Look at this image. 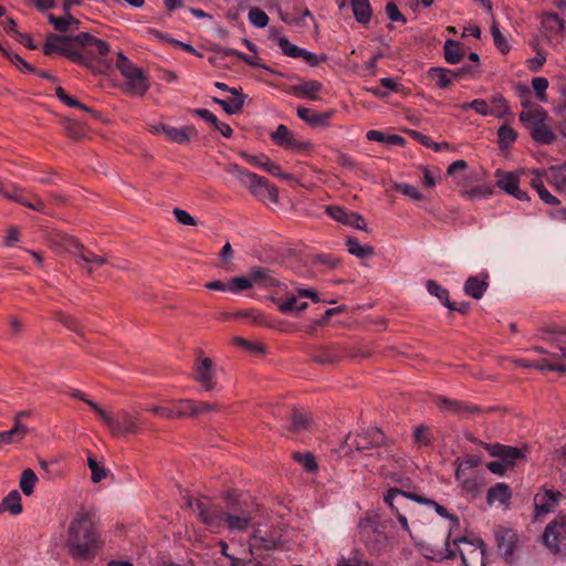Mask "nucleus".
<instances>
[{
    "label": "nucleus",
    "mask_w": 566,
    "mask_h": 566,
    "mask_svg": "<svg viewBox=\"0 0 566 566\" xmlns=\"http://www.w3.org/2000/svg\"><path fill=\"white\" fill-rule=\"evenodd\" d=\"M340 353L336 348H325L313 355V360L319 365H331L339 360Z\"/></svg>",
    "instance_id": "nucleus-47"
},
{
    "label": "nucleus",
    "mask_w": 566,
    "mask_h": 566,
    "mask_svg": "<svg viewBox=\"0 0 566 566\" xmlns=\"http://www.w3.org/2000/svg\"><path fill=\"white\" fill-rule=\"evenodd\" d=\"M462 111H467L469 108L474 109L478 114L482 116L493 115L494 111L489 106L485 99H474L470 103H463L459 106Z\"/></svg>",
    "instance_id": "nucleus-54"
},
{
    "label": "nucleus",
    "mask_w": 566,
    "mask_h": 566,
    "mask_svg": "<svg viewBox=\"0 0 566 566\" xmlns=\"http://www.w3.org/2000/svg\"><path fill=\"white\" fill-rule=\"evenodd\" d=\"M166 136L174 143L186 144L197 136V129L192 125L180 128L169 125Z\"/></svg>",
    "instance_id": "nucleus-29"
},
{
    "label": "nucleus",
    "mask_w": 566,
    "mask_h": 566,
    "mask_svg": "<svg viewBox=\"0 0 566 566\" xmlns=\"http://www.w3.org/2000/svg\"><path fill=\"white\" fill-rule=\"evenodd\" d=\"M444 59L450 64H458L465 54L463 46L453 40H447L443 46Z\"/></svg>",
    "instance_id": "nucleus-37"
},
{
    "label": "nucleus",
    "mask_w": 566,
    "mask_h": 566,
    "mask_svg": "<svg viewBox=\"0 0 566 566\" xmlns=\"http://www.w3.org/2000/svg\"><path fill=\"white\" fill-rule=\"evenodd\" d=\"M53 245L64 249L70 255L74 256L83 245L76 238L63 232H56L52 235Z\"/></svg>",
    "instance_id": "nucleus-25"
},
{
    "label": "nucleus",
    "mask_w": 566,
    "mask_h": 566,
    "mask_svg": "<svg viewBox=\"0 0 566 566\" xmlns=\"http://www.w3.org/2000/svg\"><path fill=\"white\" fill-rule=\"evenodd\" d=\"M497 136H499L500 146L506 147L510 144L515 142L517 134L512 127H510L507 125H502L497 129Z\"/></svg>",
    "instance_id": "nucleus-59"
},
{
    "label": "nucleus",
    "mask_w": 566,
    "mask_h": 566,
    "mask_svg": "<svg viewBox=\"0 0 566 566\" xmlns=\"http://www.w3.org/2000/svg\"><path fill=\"white\" fill-rule=\"evenodd\" d=\"M427 291L429 294L436 296L446 307L455 308V304L450 302L449 292L433 280L427 281Z\"/></svg>",
    "instance_id": "nucleus-41"
},
{
    "label": "nucleus",
    "mask_w": 566,
    "mask_h": 566,
    "mask_svg": "<svg viewBox=\"0 0 566 566\" xmlns=\"http://www.w3.org/2000/svg\"><path fill=\"white\" fill-rule=\"evenodd\" d=\"M27 432L28 428L20 421V419L17 418L13 428L0 432V446L21 441L25 437Z\"/></svg>",
    "instance_id": "nucleus-30"
},
{
    "label": "nucleus",
    "mask_w": 566,
    "mask_h": 566,
    "mask_svg": "<svg viewBox=\"0 0 566 566\" xmlns=\"http://www.w3.org/2000/svg\"><path fill=\"white\" fill-rule=\"evenodd\" d=\"M243 157L250 163V164H254L259 167H262L264 168L268 172H270L271 175H280V166L272 163L266 156L264 155H261V156H248L245 154H243Z\"/></svg>",
    "instance_id": "nucleus-49"
},
{
    "label": "nucleus",
    "mask_w": 566,
    "mask_h": 566,
    "mask_svg": "<svg viewBox=\"0 0 566 566\" xmlns=\"http://www.w3.org/2000/svg\"><path fill=\"white\" fill-rule=\"evenodd\" d=\"M276 304L283 314H298L308 306L307 302H301L296 296H291L285 301H277Z\"/></svg>",
    "instance_id": "nucleus-40"
},
{
    "label": "nucleus",
    "mask_w": 566,
    "mask_h": 566,
    "mask_svg": "<svg viewBox=\"0 0 566 566\" xmlns=\"http://www.w3.org/2000/svg\"><path fill=\"white\" fill-rule=\"evenodd\" d=\"M484 448L489 451L492 457L499 458L510 468H513L518 461L525 459V453L516 448L511 446H503L500 443L493 444H484Z\"/></svg>",
    "instance_id": "nucleus-13"
},
{
    "label": "nucleus",
    "mask_w": 566,
    "mask_h": 566,
    "mask_svg": "<svg viewBox=\"0 0 566 566\" xmlns=\"http://www.w3.org/2000/svg\"><path fill=\"white\" fill-rule=\"evenodd\" d=\"M48 19L51 24H53L54 29L59 32H66L71 28L78 29L80 21L75 19L70 12H64V17H55L50 13Z\"/></svg>",
    "instance_id": "nucleus-35"
},
{
    "label": "nucleus",
    "mask_w": 566,
    "mask_h": 566,
    "mask_svg": "<svg viewBox=\"0 0 566 566\" xmlns=\"http://www.w3.org/2000/svg\"><path fill=\"white\" fill-rule=\"evenodd\" d=\"M312 422L313 419L308 412H305L300 409H294L290 417L289 430L293 432L310 430Z\"/></svg>",
    "instance_id": "nucleus-31"
},
{
    "label": "nucleus",
    "mask_w": 566,
    "mask_h": 566,
    "mask_svg": "<svg viewBox=\"0 0 566 566\" xmlns=\"http://www.w3.org/2000/svg\"><path fill=\"white\" fill-rule=\"evenodd\" d=\"M322 83L318 81L310 80L302 82L292 87V92L298 97H306L312 101L318 99L317 93L322 91Z\"/></svg>",
    "instance_id": "nucleus-28"
},
{
    "label": "nucleus",
    "mask_w": 566,
    "mask_h": 566,
    "mask_svg": "<svg viewBox=\"0 0 566 566\" xmlns=\"http://www.w3.org/2000/svg\"><path fill=\"white\" fill-rule=\"evenodd\" d=\"M350 7L358 23H369L373 14L369 0H350Z\"/></svg>",
    "instance_id": "nucleus-32"
},
{
    "label": "nucleus",
    "mask_w": 566,
    "mask_h": 566,
    "mask_svg": "<svg viewBox=\"0 0 566 566\" xmlns=\"http://www.w3.org/2000/svg\"><path fill=\"white\" fill-rule=\"evenodd\" d=\"M453 71H449L441 67H431L429 70V76L436 80L437 85L441 88H446L451 84L453 77Z\"/></svg>",
    "instance_id": "nucleus-48"
},
{
    "label": "nucleus",
    "mask_w": 566,
    "mask_h": 566,
    "mask_svg": "<svg viewBox=\"0 0 566 566\" xmlns=\"http://www.w3.org/2000/svg\"><path fill=\"white\" fill-rule=\"evenodd\" d=\"M88 406L101 418V420L107 426V428L109 429V431L112 433H114V430H119L118 429V420H117L116 416L102 409L95 401H90Z\"/></svg>",
    "instance_id": "nucleus-46"
},
{
    "label": "nucleus",
    "mask_w": 566,
    "mask_h": 566,
    "mask_svg": "<svg viewBox=\"0 0 566 566\" xmlns=\"http://www.w3.org/2000/svg\"><path fill=\"white\" fill-rule=\"evenodd\" d=\"M38 481V476L31 469H25L20 478V489L25 495H31L33 493L35 483Z\"/></svg>",
    "instance_id": "nucleus-50"
},
{
    "label": "nucleus",
    "mask_w": 566,
    "mask_h": 566,
    "mask_svg": "<svg viewBox=\"0 0 566 566\" xmlns=\"http://www.w3.org/2000/svg\"><path fill=\"white\" fill-rule=\"evenodd\" d=\"M347 251L358 259H368L375 254V249L371 245H363L356 238H348L346 240Z\"/></svg>",
    "instance_id": "nucleus-38"
},
{
    "label": "nucleus",
    "mask_w": 566,
    "mask_h": 566,
    "mask_svg": "<svg viewBox=\"0 0 566 566\" xmlns=\"http://www.w3.org/2000/svg\"><path fill=\"white\" fill-rule=\"evenodd\" d=\"M566 539V516H558L545 527L543 543L552 553L562 552V544Z\"/></svg>",
    "instance_id": "nucleus-9"
},
{
    "label": "nucleus",
    "mask_w": 566,
    "mask_h": 566,
    "mask_svg": "<svg viewBox=\"0 0 566 566\" xmlns=\"http://www.w3.org/2000/svg\"><path fill=\"white\" fill-rule=\"evenodd\" d=\"M489 286L488 274H479L470 276L464 283V292L467 295L480 300L484 295Z\"/></svg>",
    "instance_id": "nucleus-23"
},
{
    "label": "nucleus",
    "mask_w": 566,
    "mask_h": 566,
    "mask_svg": "<svg viewBox=\"0 0 566 566\" xmlns=\"http://www.w3.org/2000/svg\"><path fill=\"white\" fill-rule=\"evenodd\" d=\"M65 545L70 556L78 560L94 559L102 551L104 538L88 512L80 511L71 520Z\"/></svg>",
    "instance_id": "nucleus-1"
},
{
    "label": "nucleus",
    "mask_w": 566,
    "mask_h": 566,
    "mask_svg": "<svg viewBox=\"0 0 566 566\" xmlns=\"http://www.w3.org/2000/svg\"><path fill=\"white\" fill-rule=\"evenodd\" d=\"M249 275L253 286L272 287L279 285V281L268 268L254 266L249 271Z\"/></svg>",
    "instance_id": "nucleus-24"
},
{
    "label": "nucleus",
    "mask_w": 566,
    "mask_h": 566,
    "mask_svg": "<svg viewBox=\"0 0 566 566\" xmlns=\"http://www.w3.org/2000/svg\"><path fill=\"white\" fill-rule=\"evenodd\" d=\"M195 400L181 399L175 402L174 407H168V411L171 416L167 419H177L186 416H196Z\"/></svg>",
    "instance_id": "nucleus-33"
},
{
    "label": "nucleus",
    "mask_w": 566,
    "mask_h": 566,
    "mask_svg": "<svg viewBox=\"0 0 566 566\" xmlns=\"http://www.w3.org/2000/svg\"><path fill=\"white\" fill-rule=\"evenodd\" d=\"M495 539L500 554L505 558L511 557L516 546V534L510 528L497 527Z\"/></svg>",
    "instance_id": "nucleus-19"
},
{
    "label": "nucleus",
    "mask_w": 566,
    "mask_h": 566,
    "mask_svg": "<svg viewBox=\"0 0 566 566\" xmlns=\"http://www.w3.org/2000/svg\"><path fill=\"white\" fill-rule=\"evenodd\" d=\"M77 265L92 273L96 268L107 263V259L103 255H97L84 245L81 247L78 252L73 256Z\"/></svg>",
    "instance_id": "nucleus-18"
},
{
    "label": "nucleus",
    "mask_w": 566,
    "mask_h": 566,
    "mask_svg": "<svg viewBox=\"0 0 566 566\" xmlns=\"http://www.w3.org/2000/svg\"><path fill=\"white\" fill-rule=\"evenodd\" d=\"M63 129L65 134L73 139H81L85 135L84 127L75 120H65L63 123Z\"/></svg>",
    "instance_id": "nucleus-60"
},
{
    "label": "nucleus",
    "mask_w": 566,
    "mask_h": 566,
    "mask_svg": "<svg viewBox=\"0 0 566 566\" xmlns=\"http://www.w3.org/2000/svg\"><path fill=\"white\" fill-rule=\"evenodd\" d=\"M271 137L277 146L289 149H301L305 146V143L295 139L294 134L283 124H280L276 129L271 133Z\"/></svg>",
    "instance_id": "nucleus-20"
},
{
    "label": "nucleus",
    "mask_w": 566,
    "mask_h": 566,
    "mask_svg": "<svg viewBox=\"0 0 566 566\" xmlns=\"http://www.w3.org/2000/svg\"><path fill=\"white\" fill-rule=\"evenodd\" d=\"M491 34L499 51L506 54L510 51V45L495 22L491 25Z\"/></svg>",
    "instance_id": "nucleus-57"
},
{
    "label": "nucleus",
    "mask_w": 566,
    "mask_h": 566,
    "mask_svg": "<svg viewBox=\"0 0 566 566\" xmlns=\"http://www.w3.org/2000/svg\"><path fill=\"white\" fill-rule=\"evenodd\" d=\"M412 501L416 502V503H419V504H423V505L430 506L441 517L448 518V520L452 521L454 524H459V518L455 515L448 513V511L442 505H440L439 503L434 502L433 500L424 497V496L419 495V494H412Z\"/></svg>",
    "instance_id": "nucleus-39"
},
{
    "label": "nucleus",
    "mask_w": 566,
    "mask_h": 566,
    "mask_svg": "<svg viewBox=\"0 0 566 566\" xmlns=\"http://www.w3.org/2000/svg\"><path fill=\"white\" fill-rule=\"evenodd\" d=\"M534 175L531 179V186L536 190L538 197L547 205H558L559 200L545 188L542 174L535 170Z\"/></svg>",
    "instance_id": "nucleus-34"
},
{
    "label": "nucleus",
    "mask_w": 566,
    "mask_h": 566,
    "mask_svg": "<svg viewBox=\"0 0 566 566\" xmlns=\"http://www.w3.org/2000/svg\"><path fill=\"white\" fill-rule=\"evenodd\" d=\"M87 464L88 468L91 469L92 481L94 483H98L107 476L108 471L104 468H101L94 458L88 457Z\"/></svg>",
    "instance_id": "nucleus-63"
},
{
    "label": "nucleus",
    "mask_w": 566,
    "mask_h": 566,
    "mask_svg": "<svg viewBox=\"0 0 566 566\" xmlns=\"http://www.w3.org/2000/svg\"><path fill=\"white\" fill-rule=\"evenodd\" d=\"M256 516V505L232 503L224 512L223 526L231 532H245Z\"/></svg>",
    "instance_id": "nucleus-4"
},
{
    "label": "nucleus",
    "mask_w": 566,
    "mask_h": 566,
    "mask_svg": "<svg viewBox=\"0 0 566 566\" xmlns=\"http://www.w3.org/2000/svg\"><path fill=\"white\" fill-rule=\"evenodd\" d=\"M224 170L228 174L233 175L245 188L251 181V179L254 178L255 175L253 172L242 169L239 165L234 163L226 165Z\"/></svg>",
    "instance_id": "nucleus-51"
},
{
    "label": "nucleus",
    "mask_w": 566,
    "mask_h": 566,
    "mask_svg": "<svg viewBox=\"0 0 566 566\" xmlns=\"http://www.w3.org/2000/svg\"><path fill=\"white\" fill-rule=\"evenodd\" d=\"M326 213L331 218H333L334 220H336L343 224L350 226L358 230H364V231L367 230L366 221L357 212L347 211L339 206H329L326 208Z\"/></svg>",
    "instance_id": "nucleus-14"
},
{
    "label": "nucleus",
    "mask_w": 566,
    "mask_h": 566,
    "mask_svg": "<svg viewBox=\"0 0 566 566\" xmlns=\"http://www.w3.org/2000/svg\"><path fill=\"white\" fill-rule=\"evenodd\" d=\"M523 111L520 113V122L528 130L532 139L539 145L553 144L557 136L547 124V112L537 104H531L528 98L522 99Z\"/></svg>",
    "instance_id": "nucleus-2"
},
{
    "label": "nucleus",
    "mask_w": 566,
    "mask_h": 566,
    "mask_svg": "<svg viewBox=\"0 0 566 566\" xmlns=\"http://www.w3.org/2000/svg\"><path fill=\"white\" fill-rule=\"evenodd\" d=\"M515 365L525 367V368H535L539 370H551V371H559V373H566V365L564 363H558L553 360V357L551 358H541L534 361L520 358L516 359Z\"/></svg>",
    "instance_id": "nucleus-21"
},
{
    "label": "nucleus",
    "mask_w": 566,
    "mask_h": 566,
    "mask_svg": "<svg viewBox=\"0 0 566 566\" xmlns=\"http://www.w3.org/2000/svg\"><path fill=\"white\" fill-rule=\"evenodd\" d=\"M412 494L416 493L398 488H389L384 494V502L389 506L391 512L396 514L399 524L408 533H410V528L406 515L407 509L409 506L407 500L412 501Z\"/></svg>",
    "instance_id": "nucleus-6"
},
{
    "label": "nucleus",
    "mask_w": 566,
    "mask_h": 566,
    "mask_svg": "<svg viewBox=\"0 0 566 566\" xmlns=\"http://www.w3.org/2000/svg\"><path fill=\"white\" fill-rule=\"evenodd\" d=\"M493 195V187L491 185H482L476 188L464 190L462 196L469 200H476L488 198Z\"/></svg>",
    "instance_id": "nucleus-55"
},
{
    "label": "nucleus",
    "mask_w": 566,
    "mask_h": 566,
    "mask_svg": "<svg viewBox=\"0 0 566 566\" xmlns=\"http://www.w3.org/2000/svg\"><path fill=\"white\" fill-rule=\"evenodd\" d=\"M252 287L253 285L249 273L244 276L232 277L228 283V290L234 294H238L245 290H250Z\"/></svg>",
    "instance_id": "nucleus-53"
},
{
    "label": "nucleus",
    "mask_w": 566,
    "mask_h": 566,
    "mask_svg": "<svg viewBox=\"0 0 566 566\" xmlns=\"http://www.w3.org/2000/svg\"><path fill=\"white\" fill-rule=\"evenodd\" d=\"M454 547H459L462 564L464 566H485V547L481 539L468 541L467 537H459L453 541Z\"/></svg>",
    "instance_id": "nucleus-8"
},
{
    "label": "nucleus",
    "mask_w": 566,
    "mask_h": 566,
    "mask_svg": "<svg viewBox=\"0 0 566 566\" xmlns=\"http://www.w3.org/2000/svg\"><path fill=\"white\" fill-rule=\"evenodd\" d=\"M549 182L558 191H566V165L549 168Z\"/></svg>",
    "instance_id": "nucleus-45"
},
{
    "label": "nucleus",
    "mask_w": 566,
    "mask_h": 566,
    "mask_svg": "<svg viewBox=\"0 0 566 566\" xmlns=\"http://www.w3.org/2000/svg\"><path fill=\"white\" fill-rule=\"evenodd\" d=\"M385 527L380 516L375 513H368L359 521V539L370 554L379 555L387 549L389 539Z\"/></svg>",
    "instance_id": "nucleus-3"
},
{
    "label": "nucleus",
    "mask_w": 566,
    "mask_h": 566,
    "mask_svg": "<svg viewBox=\"0 0 566 566\" xmlns=\"http://www.w3.org/2000/svg\"><path fill=\"white\" fill-rule=\"evenodd\" d=\"M511 496L512 492L507 484L496 483L494 486L489 489L486 493V502L489 505H492L496 502L507 505Z\"/></svg>",
    "instance_id": "nucleus-27"
},
{
    "label": "nucleus",
    "mask_w": 566,
    "mask_h": 566,
    "mask_svg": "<svg viewBox=\"0 0 566 566\" xmlns=\"http://www.w3.org/2000/svg\"><path fill=\"white\" fill-rule=\"evenodd\" d=\"M394 188L402 193L403 196L412 199V200H422V193L413 186L408 184H395Z\"/></svg>",
    "instance_id": "nucleus-64"
},
{
    "label": "nucleus",
    "mask_w": 566,
    "mask_h": 566,
    "mask_svg": "<svg viewBox=\"0 0 566 566\" xmlns=\"http://www.w3.org/2000/svg\"><path fill=\"white\" fill-rule=\"evenodd\" d=\"M186 504L188 507L193 510L199 521L209 530L217 531L223 526V517L226 511L211 503L209 499L188 497Z\"/></svg>",
    "instance_id": "nucleus-5"
},
{
    "label": "nucleus",
    "mask_w": 566,
    "mask_h": 566,
    "mask_svg": "<svg viewBox=\"0 0 566 566\" xmlns=\"http://www.w3.org/2000/svg\"><path fill=\"white\" fill-rule=\"evenodd\" d=\"M70 41V36L57 35L54 33H50L46 36V41L43 45V53L45 55H51L53 53H59L63 55V52L67 51V42Z\"/></svg>",
    "instance_id": "nucleus-26"
},
{
    "label": "nucleus",
    "mask_w": 566,
    "mask_h": 566,
    "mask_svg": "<svg viewBox=\"0 0 566 566\" xmlns=\"http://www.w3.org/2000/svg\"><path fill=\"white\" fill-rule=\"evenodd\" d=\"M193 378L201 384L205 390H212L216 387L213 361L208 357L200 358L195 366Z\"/></svg>",
    "instance_id": "nucleus-16"
},
{
    "label": "nucleus",
    "mask_w": 566,
    "mask_h": 566,
    "mask_svg": "<svg viewBox=\"0 0 566 566\" xmlns=\"http://www.w3.org/2000/svg\"><path fill=\"white\" fill-rule=\"evenodd\" d=\"M126 80V91L136 96H143L149 90L148 77L137 66L126 67L120 73Z\"/></svg>",
    "instance_id": "nucleus-10"
},
{
    "label": "nucleus",
    "mask_w": 566,
    "mask_h": 566,
    "mask_svg": "<svg viewBox=\"0 0 566 566\" xmlns=\"http://www.w3.org/2000/svg\"><path fill=\"white\" fill-rule=\"evenodd\" d=\"M234 96L235 97L231 102L218 97H213L212 101L220 105L227 114L233 115L242 111L245 101V96L243 94H237Z\"/></svg>",
    "instance_id": "nucleus-42"
},
{
    "label": "nucleus",
    "mask_w": 566,
    "mask_h": 566,
    "mask_svg": "<svg viewBox=\"0 0 566 566\" xmlns=\"http://www.w3.org/2000/svg\"><path fill=\"white\" fill-rule=\"evenodd\" d=\"M279 46L282 50V52L294 59H298L303 55L304 49L298 48L297 45L291 43L286 38L282 36L279 39Z\"/></svg>",
    "instance_id": "nucleus-56"
},
{
    "label": "nucleus",
    "mask_w": 566,
    "mask_h": 566,
    "mask_svg": "<svg viewBox=\"0 0 566 566\" xmlns=\"http://www.w3.org/2000/svg\"><path fill=\"white\" fill-rule=\"evenodd\" d=\"M247 188L258 200L262 202H279L277 189L274 186H271L264 177L255 174Z\"/></svg>",
    "instance_id": "nucleus-11"
},
{
    "label": "nucleus",
    "mask_w": 566,
    "mask_h": 566,
    "mask_svg": "<svg viewBox=\"0 0 566 566\" xmlns=\"http://www.w3.org/2000/svg\"><path fill=\"white\" fill-rule=\"evenodd\" d=\"M55 95L56 97L62 102L64 103L65 105L70 106V107H77L82 111H85V112H88V113H94V111L90 107H87L85 104L81 103L80 101H77L75 97L69 95L63 87L59 86L56 87L55 90Z\"/></svg>",
    "instance_id": "nucleus-52"
},
{
    "label": "nucleus",
    "mask_w": 566,
    "mask_h": 566,
    "mask_svg": "<svg viewBox=\"0 0 566 566\" xmlns=\"http://www.w3.org/2000/svg\"><path fill=\"white\" fill-rule=\"evenodd\" d=\"M563 494L560 492H554L545 490L534 496L535 516L539 517L552 513L557 507Z\"/></svg>",
    "instance_id": "nucleus-17"
},
{
    "label": "nucleus",
    "mask_w": 566,
    "mask_h": 566,
    "mask_svg": "<svg viewBox=\"0 0 566 566\" xmlns=\"http://www.w3.org/2000/svg\"><path fill=\"white\" fill-rule=\"evenodd\" d=\"M382 475L386 479H389L391 482L399 484L401 486L400 489L405 491H412L415 489L411 479L408 476H403L400 473L384 471Z\"/></svg>",
    "instance_id": "nucleus-61"
},
{
    "label": "nucleus",
    "mask_w": 566,
    "mask_h": 566,
    "mask_svg": "<svg viewBox=\"0 0 566 566\" xmlns=\"http://www.w3.org/2000/svg\"><path fill=\"white\" fill-rule=\"evenodd\" d=\"M297 116L311 126L326 127L328 126L333 112L317 113L307 107H298L296 109Z\"/></svg>",
    "instance_id": "nucleus-22"
},
{
    "label": "nucleus",
    "mask_w": 566,
    "mask_h": 566,
    "mask_svg": "<svg viewBox=\"0 0 566 566\" xmlns=\"http://www.w3.org/2000/svg\"><path fill=\"white\" fill-rule=\"evenodd\" d=\"M367 138L373 142H379L387 145H403L405 138L400 135L391 134L387 135L379 130L371 129L367 132Z\"/></svg>",
    "instance_id": "nucleus-43"
},
{
    "label": "nucleus",
    "mask_w": 566,
    "mask_h": 566,
    "mask_svg": "<svg viewBox=\"0 0 566 566\" xmlns=\"http://www.w3.org/2000/svg\"><path fill=\"white\" fill-rule=\"evenodd\" d=\"M249 21L256 28H264L269 22V17L259 8H251L249 11Z\"/></svg>",
    "instance_id": "nucleus-62"
},
{
    "label": "nucleus",
    "mask_w": 566,
    "mask_h": 566,
    "mask_svg": "<svg viewBox=\"0 0 566 566\" xmlns=\"http://www.w3.org/2000/svg\"><path fill=\"white\" fill-rule=\"evenodd\" d=\"M116 418L118 420V429L119 430H114V433H113L114 436L126 434V433L137 434V433L142 432L143 427L145 424V422L140 418L139 413H132L126 410L119 411L116 415Z\"/></svg>",
    "instance_id": "nucleus-15"
},
{
    "label": "nucleus",
    "mask_w": 566,
    "mask_h": 566,
    "mask_svg": "<svg viewBox=\"0 0 566 566\" xmlns=\"http://www.w3.org/2000/svg\"><path fill=\"white\" fill-rule=\"evenodd\" d=\"M6 198L17 201L23 206H27L28 208H30L32 210H35V211H39L42 213H46L44 202L36 196H34L33 200L30 201V200L24 199L21 195L15 193V191H14V192H6Z\"/></svg>",
    "instance_id": "nucleus-44"
},
{
    "label": "nucleus",
    "mask_w": 566,
    "mask_h": 566,
    "mask_svg": "<svg viewBox=\"0 0 566 566\" xmlns=\"http://www.w3.org/2000/svg\"><path fill=\"white\" fill-rule=\"evenodd\" d=\"M496 186L509 193L510 196L516 198L520 201L528 200V195L526 191L520 189V180L518 176L514 172H505L502 170H496Z\"/></svg>",
    "instance_id": "nucleus-12"
},
{
    "label": "nucleus",
    "mask_w": 566,
    "mask_h": 566,
    "mask_svg": "<svg viewBox=\"0 0 566 566\" xmlns=\"http://www.w3.org/2000/svg\"><path fill=\"white\" fill-rule=\"evenodd\" d=\"M10 512L12 515H18L22 512L21 495L17 490L11 491L0 502V513Z\"/></svg>",
    "instance_id": "nucleus-36"
},
{
    "label": "nucleus",
    "mask_w": 566,
    "mask_h": 566,
    "mask_svg": "<svg viewBox=\"0 0 566 566\" xmlns=\"http://www.w3.org/2000/svg\"><path fill=\"white\" fill-rule=\"evenodd\" d=\"M385 443L384 432L376 428H367L357 432L356 434H347L345 444L349 450L365 451L369 449H379Z\"/></svg>",
    "instance_id": "nucleus-7"
},
{
    "label": "nucleus",
    "mask_w": 566,
    "mask_h": 566,
    "mask_svg": "<svg viewBox=\"0 0 566 566\" xmlns=\"http://www.w3.org/2000/svg\"><path fill=\"white\" fill-rule=\"evenodd\" d=\"M411 135L415 139L420 142L422 145L433 148L436 151H441L444 149H449L450 145L448 143H436L429 136L423 135L419 132L412 130Z\"/></svg>",
    "instance_id": "nucleus-58"
}]
</instances>
